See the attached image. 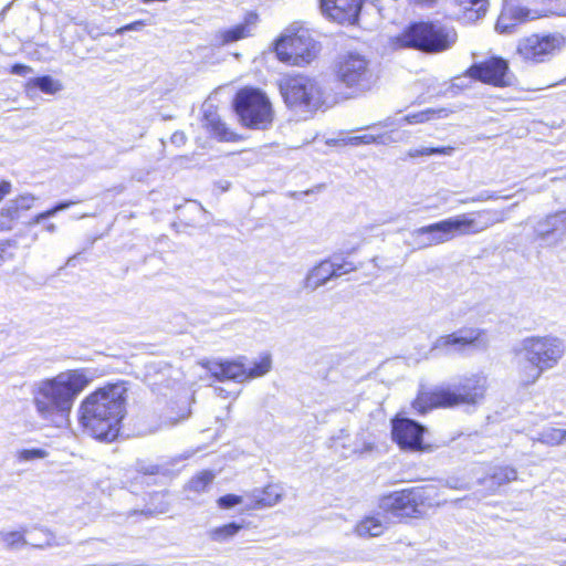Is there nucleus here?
<instances>
[{"label": "nucleus", "mask_w": 566, "mask_h": 566, "mask_svg": "<svg viewBox=\"0 0 566 566\" xmlns=\"http://www.w3.org/2000/svg\"><path fill=\"white\" fill-rule=\"evenodd\" d=\"M84 369H69L38 382V427L60 431L70 421L77 396L90 384Z\"/></svg>", "instance_id": "f257e3e1"}, {"label": "nucleus", "mask_w": 566, "mask_h": 566, "mask_svg": "<svg viewBox=\"0 0 566 566\" xmlns=\"http://www.w3.org/2000/svg\"><path fill=\"white\" fill-rule=\"evenodd\" d=\"M126 394L124 384H109L85 397L78 409L84 430L95 439L113 441L126 413Z\"/></svg>", "instance_id": "f03ea898"}, {"label": "nucleus", "mask_w": 566, "mask_h": 566, "mask_svg": "<svg viewBox=\"0 0 566 566\" xmlns=\"http://www.w3.org/2000/svg\"><path fill=\"white\" fill-rule=\"evenodd\" d=\"M473 218L470 213L443 219L411 231L410 237L418 249L442 244L457 237L473 235L483 232L495 223L505 220L503 211L483 210Z\"/></svg>", "instance_id": "7ed1b4c3"}, {"label": "nucleus", "mask_w": 566, "mask_h": 566, "mask_svg": "<svg viewBox=\"0 0 566 566\" xmlns=\"http://www.w3.org/2000/svg\"><path fill=\"white\" fill-rule=\"evenodd\" d=\"M486 377L481 374L464 376L454 384L440 385L429 391H420L412 403L419 413L433 408H453L462 405L475 406L485 395Z\"/></svg>", "instance_id": "20e7f679"}, {"label": "nucleus", "mask_w": 566, "mask_h": 566, "mask_svg": "<svg viewBox=\"0 0 566 566\" xmlns=\"http://www.w3.org/2000/svg\"><path fill=\"white\" fill-rule=\"evenodd\" d=\"M431 497H381L379 511L364 517L355 527L359 537L380 536L387 524L400 522L407 517H421L433 505Z\"/></svg>", "instance_id": "39448f33"}, {"label": "nucleus", "mask_w": 566, "mask_h": 566, "mask_svg": "<svg viewBox=\"0 0 566 566\" xmlns=\"http://www.w3.org/2000/svg\"><path fill=\"white\" fill-rule=\"evenodd\" d=\"M457 33L452 28L433 22H415L395 39L398 48H410L427 53H438L454 44Z\"/></svg>", "instance_id": "423d86ee"}, {"label": "nucleus", "mask_w": 566, "mask_h": 566, "mask_svg": "<svg viewBox=\"0 0 566 566\" xmlns=\"http://www.w3.org/2000/svg\"><path fill=\"white\" fill-rule=\"evenodd\" d=\"M275 52L280 61L302 66L314 60L317 53V44L308 30L292 24L276 40Z\"/></svg>", "instance_id": "0eeeda50"}, {"label": "nucleus", "mask_w": 566, "mask_h": 566, "mask_svg": "<svg viewBox=\"0 0 566 566\" xmlns=\"http://www.w3.org/2000/svg\"><path fill=\"white\" fill-rule=\"evenodd\" d=\"M234 109L242 125L251 129H266L273 122L269 97L260 90L244 87L234 97Z\"/></svg>", "instance_id": "6e6552de"}, {"label": "nucleus", "mask_w": 566, "mask_h": 566, "mask_svg": "<svg viewBox=\"0 0 566 566\" xmlns=\"http://www.w3.org/2000/svg\"><path fill=\"white\" fill-rule=\"evenodd\" d=\"M336 78L354 94L370 91L378 77L369 60L358 53H348L339 57L335 66Z\"/></svg>", "instance_id": "1a4fd4ad"}, {"label": "nucleus", "mask_w": 566, "mask_h": 566, "mask_svg": "<svg viewBox=\"0 0 566 566\" xmlns=\"http://www.w3.org/2000/svg\"><path fill=\"white\" fill-rule=\"evenodd\" d=\"M281 95L289 107L311 111L322 104V90L317 81L305 75H286L279 82Z\"/></svg>", "instance_id": "9d476101"}, {"label": "nucleus", "mask_w": 566, "mask_h": 566, "mask_svg": "<svg viewBox=\"0 0 566 566\" xmlns=\"http://www.w3.org/2000/svg\"><path fill=\"white\" fill-rule=\"evenodd\" d=\"M517 347L545 371L556 367L566 350L564 340L552 335L526 337Z\"/></svg>", "instance_id": "9b49d317"}, {"label": "nucleus", "mask_w": 566, "mask_h": 566, "mask_svg": "<svg viewBox=\"0 0 566 566\" xmlns=\"http://www.w3.org/2000/svg\"><path fill=\"white\" fill-rule=\"evenodd\" d=\"M488 345L485 332L480 328L463 327L448 335L438 337L431 348L430 355H451L461 353L468 346L484 348Z\"/></svg>", "instance_id": "f8f14e48"}, {"label": "nucleus", "mask_w": 566, "mask_h": 566, "mask_svg": "<svg viewBox=\"0 0 566 566\" xmlns=\"http://www.w3.org/2000/svg\"><path fill=\"white\" fill-rule=\"evenodd\" d=\"M566 45V38L558 33L532 34L520 41L518 54L532 62H544L556 55Z\"/></svg>", "instance_id": "ddd939ff"}, {"label": "nucleus", "mask_w": 566, "mask_h": 566, "mask_svg": "<svg viewBox=\"0 0 566 566\" xmlns=\"http://www.w3.org/2000/svg\"><path fill=\"white\" fill-rule=\"evenodd\" d=\"M424 430L419 422L408 418L392 420V440L403 450L430 451V446L422 442Z\"/></svg>", "instance_id": "4468645a"}, {"label": "nucleus", "mask_w": 566, "mask_h": 566, "mask_svg": "<svg viewBox=\"0 0 566 566\" xmlns=\"http://www.w3.org/2000/svg\"><path fill=\"white\" fill-rule=\"evenodd\" d=\"M468 74L474 80L494 86L503 87L511 84L507 62L497 56L473 64Z\"/></svg>", "instance_id": "2eb2a0df"}, {"label": "nucleus", "mask_w": 566, "mask_h": 566, "mask_svg": "<svg viewBox=\"0 0 566 566\" xmlns=\"http://www.w3.org/2000/svg\"><path fill=\"white\" fill-rule=\"evenodd\" d=\"M324 17L339 24H354L358 20L363 0H319Z\"/></svg>", "instance_id": "dca6fc26"}, {"label": "nucleus", "mask_w": 566, "mask_h": 566, "mask_svg": "<svg viewBox=\"0 0 566 566\" xmlns=\"http://www.w3.org/2000/svg\"><path fill=\"white\" fill-rule=\"evenodd\" d=\"M538 239L548 245H556L566 239V211L547 216L535 226Z\"/></svg>", "instance_id": "f3484780"}, {"label": "nucleus", "mask_w": 566, "mask_h": 566, "mask_svg": "<svg viewBox=\"0 0 566 566\" xmlns=\"http://www.w3.org/2000/svg\"><path fill=\"white\" fill-rule=\"evenodd\" d=\"M34 205L33 196H21L15 200H11L0 211V231H8L12 228L14 220H22L24 223H32L35 221V217L24 218L27 211H29Z\"/></svg>", "instance_id": "a211bd4d"}, {"label": "nucleus", "mask_w": 566, "mask_h": 566, "mask_svg": "<svg viewBox=\"0 0 566 566\" xmlns=\"http://www.w3.org/2000/svg\"><path fill=\"white\" fill-rule=\"evenodd\" d=\"M203 367L219 381L243 382L247 380V367L239 360H208Z\"/></svg>", "instance_id": "6ab92c4d"}, {"label": "nucleus", "mask_w": 566, "mask_h": 566, "mask_svg": "<svg viewBox=\"0 0 566 566\" xmlns=\"http://www.w3.org/2000/svg\"><path fill=\"white\" fill-rule=\"evenodd\" d=\"M259 23V14L255 11H249L244 15L242 23H239L230 29L221 30L216 35V43L219 45H227L232 42L245 39L253 34Z\"/></svg>", "instance_id": "aec40b11"}, {"label": "nucleus", "mask_w": 566, "mask_h": 566, "mask_svg": "<svg viewBox=\"0 0 566 566\" xmlns=\"http://www.w3.org/2000/svg\"><path fill=\"white\" fill-rule=\"evenodd\" d=\"M516 377L520 386L530 387L534 385L545 373L534 360L526 358V355L516 346L513 349Z\"/></svg>", "instance_id": "412c9836"}, {"label": "nucleus", "mask_w": 566, "mask_h": 566, "mask_svg": "<svg viewBox=\"0 0 566 566\" xmlns=\"http://www.w3.org/2000/svg\"><path fill=\"white\" fill-rule=\"evenodd\" d=\"M458 8L457 18L464 23H473L485 15L488 0H451Z\"/></svg>", "instance_id": "4be33fe9"}, {"label": "nucleus", "mask_w": 566, "mask_h": 566, "mask_svg": "<svg viewBox=\"0 0 566 566\" xmlns=\"http://www.w3.org/2000/svg\"><path fill=\"white\" fill-rule=\"evenodd\" d=\"M335 272L331 266V260H323L313 266L303 281V289L314 292L318 287L325 285L329 280L334 279Z\"/></svg>", "instance_id": "5701e85b"}, {"label": "nucleus", "mask_w": 566, "mask_h": 566, "mask_svg": "<svg viewBox=\"0 0 566 566\" xmlns=\"http://www.w3.org/2000/svg\"><path fill=\"white\" fill-rule=\"evenodd\" d=\"M531 18V11L525 8H513L503 11L495 24V30L499 33H512L516 25L521 22H524Z\"/></svg>", "instance_id": "b1692460"}, {"label": "nucleus", "mask_w": 566, "mask_h": 566, "mask_svg": "<svg viewBox=\"0 0 566 566\" xmlns=\"http://www.w3.org/2000/svg\"><path fill=\"white\" fill-rule=\"evenodd\" d=\"M532 440L549 447L560 446L566 442V430L547 427L538 432L537 437L532 438Z\"/></svg>", "instance_id": "393cba45"}, {"label": "nucleus", "mask_w": 566, "mask_h": 566, "mask_svg": "<svg viewBox=\"0 0 566 566\" xmlns=\"http://www.w3.org/2000/svg\"><path fill=\"white\" fill-rule=\"evenodd\" d=\"M243 526L238 523H229L219 527L210 528L208 537L217 543H224L233 538Z\"/></svg>", "instance_id": "a878e982"}, {"label": "nucleus", "mask_w": 566, "mask_h": 566, "mask_svg": "<svg viewBox=\"0 0 566 566\" xmlns=\"http://www.w3.org/2000/svg\"><path fill=\"white\" fill-rule=\"evenodd\" d=\"M517 479V472L513 467L510 465H497L494 467L489 476L491 485H504Z\"/></svg>", "instance_id": "bb28decb"}, {"label": "nucleus", "mask_w": 566, "mask_h": 566, "mask_svg": "<svg viewBox=\"0 0 566 566\" xmlns=\"http://www.w3.org/2000/svg\"><path fill=\"white\" fill-rule=\"evenodd\" d=\"M344 144L358 146V145H368V144H381L388 145L390 143H395L396 139L392 138L390 134H381V135H361V136H353L343 140Z\"/></svg>", "instance_id": "cd10ccee"}, {"label": "nucleus", "mask_w": 566, "mask_h": 566, "mask_svg": "<svg viewBox=\"0 0 566 566\" xmlns=\"http://www.w3.org/2000/svg\"><path fill=\"white\" fill-rule=\"evenodd\" d=\"M0 543L7 549L19 551L27 545L24 535L20 531L0 532Z\"/></svg>", "instance_id": "c85d7f7f"}, {"label": "nucleus", "mask_w": 566, "mask_h": 566, "mask_svg": "<svg viewBox=\"0 0 566 566\" xmlns=\"http://www.w3.org/2000/svg\"><path fill=\"white\" fill-rule=\"evenodd\" d=\"M214 474L211 471H203L192 478L189 482V491L195 493L208 492V486L212 483Z\"/></svg>", "instance_id": "c756f323"}, {"label": "nucleus", "mask_w": 566, "mask_h": 566, "mask_svg": "<svg viewBox=\"0 0 566 566\" xmlns=\"http://www.w3.org/2000/svg\"><path fill=\"white\" fill-rule=\"evenodd\" d=\"M151 500H159L160 497H150ZM168 511V505L164 501H158V503H155L151 501L150 503L146 504L144 509L140 510H134L129 515H142L146 518L164 514Z\"/></svg>", "instance_id": "7c9ffc66"}, {"label": "nucleus", "mask_w": 566, "mask_h": 566, "mask_svg": "<svg viewBox=\"0 0 566 566\" xmlns=\"http://www.w3.org/2000/svg\"><path fill=\"white\" fill-rule=\"evenodd\" d=\"M63 83L50 75L38 76V90L44 94L55 95L63 90Z\"/></svg>", "instance_id": "2f4dec72"}, {"label": "nucleus", "mask_w": 566, "mask_h": 566, "mask_svg": "<svg viewBox=\"0 0 566 566\" xmlns=\"http://www.w3.org/2000/svg\"><path fill=\"white\" fill-rule=\"evenodd\" d=\"M454 153V147L452 146H443V147H422L417 149H410L408 151V157L417 158L420 156H432V155H443L451 156Z\"/></svg>", "instance_id": "473e14b6"}, {"label": "nucleus", "mask_w": 566, "mask_h": 566, "mask_svg": "<svg viewBox=\"0 0 566 566\" xmlns=\"http://www.w3.org/2000/svg\"><path fill=\"white\" fill-rule=\"evenodd\" d=\"M272 361L270 356H264L260 360L254 361L252 367H247V380L261 377L271 369Z\"/></svg>", "instance_id": "72a5a7b5"}, {"label": "nucleus", "mask_w": 566, "mask_h": 566, "mask_svg": "<svg viewBox=\"0 0 566 566\" xmlns=\"http://www.w3.org/2000/svg\"><path fill=\"white\" fill-rule=\"evenodd\" d=\"M249 502H244L243 504L247 511L250 510H261L269 506H274L277 504L280 497H247ZM241 512H244V509H241Z\"/></svg>", "instance_id": "f704fd0d"}, {"label": "nucleus", "mask_w": 566, "mask_h": 566, "mask_svg": "<svg viewBox=\"0 0 566 566\" xmlns=\"http://www.w3.org/2000/svg\"><path fill=\"white\" fill-rule=\"evenodd\" d=\"M331 266L335 272L334 279L340 277L344 274L350 273L356 270V266L352 262L343 261L339 262L337 258L329 259Z\"/></svg>", "instance_id": "c9c22d12"}, {"label": "nucleus", "mask_w": 566, "mask_h": 566, "mask_svg": "<svg viewBox=\"0 0 566 566\" xmlns=\"http://www.w3.org/2000/svg\"><path fill=\"white\" fill-rule=\"evenodd\" d=\"M210 133L221 142H232L237 138V135L222 120Z\"/></svg>", "instance_id": "e433bc0d"}, {"label": "nucleus", "mask_w": 566, "mask_h": 566, "mask_svg": "<svg viewBox=\"0 0 566 566\" xmlns=\"http://www.w3.org/2000/svg\"><path fill=\"white\" fill-rule=\"evenodd\" d=\"M15 247L17 244L12 240L0 241V266L7 261L13 259V253L10 249H14Z\"/></svg>", "instance_id": "4c0bfd02"}, {"label": "nucleus", "mask_w": 566, "mask_h": 566, "mask_svg": "<svg viewBox=\"0 0 566 566\" xmlns=\"http://www.w3.org/2000/svg\"><path fill=\"white\" fill-rule=\"evenodd\" d=\"M432 114H434V111L427 109V111H423V112H419V113H415V114H409V115H407L405 117V120L408 124L423 123V122L429 120Z\"/></svg>", "instance_id": "58836bf2"}, {"label": "nucleus", "mask_w": 566, "mask_h": 566, "mask_svg": "<svg viewBox=\"0 0 566 566\" xmlns=\"http://www.w3.org/2000/svg\"><path fill=\"white\" fill-rule=\"evenodd\" d=\"M221 122L220 116L213 111H205L203 126L210 132Z\"/></svg>", "instance_id": "ea45409f"}, {"label": "nucleus", "mask_w": 566, "mask_h": 566, "mask_svg": "<svg viewBox=\"0 0 566 566\" xmlns=\"http://www.w3.org/2000/svg\"><path fill=\"white\" fill-rule=\"evenodd\" d=\"M71 205H73L72 201L61 202V203L56 205L54 208H52V209H50V210H48L45 212L38 213V217H36L38 224L42 220H45V219L54 216L57 211H61V210H64V209L69 208Z\"/></svg>", "instance_id": "a19ab883"}, {"label": "nucleus", "mask_w": 566, "mask_h": 566, "mask_svg": "<svg viewBox=\"0 0 566 566\" xmlns=\"http://www.w3.org/2000/svg\"><path fill=\"white\" fill-rule=\"evenodd\" d=\"M497 198H499V196L495 192L484 190V191L480 192L476 197L463 199L460 202L461 203L482 202V201H488V200H494Z\"/></svg>", "instance_id": "79ce46f5"}, {"label": "nucleus", "mask_w": 566, "mask_h": 566, "mask_svg": "<svg viewBox=\"0 0 566 566\" xmlns=\"http://www.w3.org/2000/svg\"><path fill=\"white\" fill-rule=\"evenodd\" d=\"M54 541V536L49 530H38V548L44 546H51Z\"/></svg>", "instance_id": "37998d69"}, {"label": "nucleus", "mask_w": 566, "mask_h": 566, "mask_svg": "<svg viewBox=\"0 0 566 566\" xmlns=\"http://www.w3.org/2000/svg\"><path fill=\"white\" fill-rule=\"evenodd\" d=\"M243 499L244 497H219L218 505L223 510L232 509L238 504H243Z\"/></svg>", "instance_id": "c03bdc74"}, {"label": "nucleus", "mask_w": 566, "mask_h": 566, "mask_svg": "<svg viewBox=\"0 0 566 566\" xmlns=\"http://www.w3.org/2000/svg\"><path fill=\"white\" fill-rule=\"evenodd\" d=\"M144 25H145V23L143 21H135L133 23H129L122 28H118L115 33L123 34L124 32H127V31H139Z\"/></svg>", "instance_id": "a18cd8bd"}, {"label": "nucleus", "mask_w": 566, "mask_h": 566, "mask_svg": "<svg viewBox=\"0 0 566 566\" xmlns=\"http://www.w3.org/2000/svg\"><path fill=\"white\" fill-rule=\"evenodd\" d=\"M19 462L33 461L35 459V449H27L18 452Z\"/></svg>", "instance_id": "49530a36"}, {"label": "nucleus", "mask_w": 566, "mask_h": 566, "mask_svg": "<svg viewBox=\"0 0 566 566\" xmlns=\"http://www.w3.org/2000/svg\"><path fill=\"white\" fill-rule=\"evenodd\" d=\"M283 486L281 484H269L263 491V495H282Z\"/></svg>", "instance_id": "de8ad7c7"}, {"label": "nucleus", "mask_w": 566, "mask_h": 566, "mask_svg": "<svg viewBox=\"0 0 566 566\" xmlns=\"http://www.w3.org/2000/svg\"><path fill=\"white\" fill-rule=\"evenodd\" d=\"M171 143L177 145V146H181V145H185L186 143V135L181 132H176L172 134L171 136Z\"/></svg>", "instance_id": "09e8293b"}, {"label": "nucleus", "mask_w": 566, "mask_h": 566, "mask_svg": "<svg viewBox=\"0 0 566 566\" xmlns=\"http://www.w3.org/2000/svg\"><path fill=\"white\" fill-rule=\"evenodd\" d=\"M31 71H32L31 67L25 66L23 64H14L11 70V72L13 74H18V75H25L27 73H29Z\"/></svg>", "instance_id": "8fccbe9b"}, {"label": "nucleus", "mask_w": 566, "mask_h": 566, "mask_svg": "<svg viewBox=\"0 0 566 566\" xmlns=\"http://www.w3.org/2000/svg\"><path fill=\"white\" fill-rule=\"evenodd\" d=\"M11 192V184L2 180L0 182V201Z\"/></svg>", "instance_id": "3c124183"}, {"label": "nucleus", "mask_w": 566, "mask_h": 566, "mask_svg": "<svg viewBox=\"0 0 566 566\" xmlns=\"http://www.w3.org/2000/svg\"><path fill=\"white\" fill-rule=\"evenodd\" d=\"M388 495H401V496H405V495H421V494L420 493H416L413 490L401 489V490L394 491V492L389 493Z\"/></svg>", "instance_id": "603ef678"}, {"label": "nucleus", "mask_w": 566, "mask_h": 566, "mask_svg": "<svg viewBox=\"0 0 566 566\" xmlns=\"http://www.w3.org/2000/svg\"><path fill=\"white\" fill-rule=\"evenodd\" d=\"M412 1L418 4H423V6H433L437 2V0H412Z\"/></svg>", "instance_id": "864d4df0"}, {"label": "nucleus", "mask_w": 566, "mask_h": 566, "mask_svg": "<svg viewBox=\"0 0 566 566\" xmlns=\"http://www.w3.org/2000/svg\"><path fill=\"white\" fill-rule=\"evenodd\" d=\"M343 140H344V139H328V140L326 142V144H327V145H338V144H343V145H345Z\"/></svg>", "instance_id": "5fc2aeb1"}, {"label": "nucleus", "mask_w": 566, "mask_h": 566, "mask_svg": "<svg viewBox=\"0 0 566 566\" xmlns=\"http://www.w3.org/2000/svg\"><path fill=\"white\" fill-rule=\"evenodd\" d=\"M214 390H216V392H217L219 396L224 397V398L227 397V396H226L227 391H226L222 387H216V388H214Z\"/></svg>", "instance_id": "6e6d98bb"}, {"label": "nucleus", "mask_w": 566, "mask_h": 566, "mask_svg": "<svg viewBox=\"0 0 566 566\" xmlns=\"http://www.w3.org/2000/svg\"><path fill=\"white\" fill-rule=\"evenodd\" d=\"M36 454H38V459H41V458H44L48 455V453L42 449H38Z\"/></svg>", "instance_id": "4d7b16f0"}, {"label": "nucleus", "mask_w": 566, "mask_h": 566, "mask_svg": "<svg viewBox=\"0 0 566 566\" xmlns=\"http://www.w3.org/2000/svg\"><path fill=\"white\" fill-rule=\"evenodd\" d=\"M45 229L49 231V232H54L55 231V224L53 223H50L48 226H45Z\"/></svg>", "instance_id": "13d9d810"}, {"label": "nucleus", "mask_w": 566, "mask_h": 566, "mask_svg": "<svg viewBox=\"0 0 566 566\" xmlns=\"http://www.w3.org/2000/svg\"><path fill=\"white\" fill-rule=\"evenodd\" d=\"M31 85H35V80H30L28 83L29 90H31Z\"/></svg>", "instance_id": "bf43d9fd"}, {"label": "nucleus", "mask_w": 566, "mask_h": 566, "mask_svg": "<svg viewBox=\"0 0 566 566\" xmlns=\"http://www.w3.org/2000/svg\"><path fill=\"white\" fill-rule=\"evenodd\" d=\"M198 208H199V210H200L202 213H207V211L205 210V208H203L201 205H198Z\"/></svg>", "instance_id": "052dcab7"}]
</instances>
